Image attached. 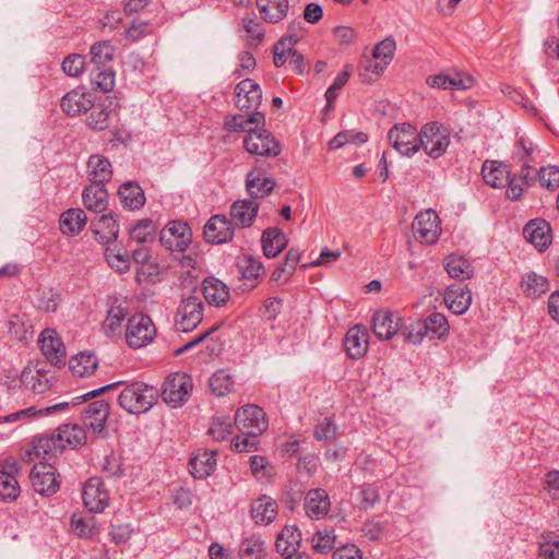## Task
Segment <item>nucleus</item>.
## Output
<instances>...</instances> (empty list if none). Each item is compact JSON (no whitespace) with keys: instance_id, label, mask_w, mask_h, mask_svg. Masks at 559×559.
Masks as SVG:
<instances>
[{"instance_id":"nucleus-47","label":"nucleus","mask_w":559,"mask_h":559,"mask_svg":"<svg viewBox=\"0 0 559 559\" xmlns=\"http://www.w3.org/2000/svg\"><path fill=\"white\" fill-rule=\"evenodd\" d=\"M426 335L431 337L441 338L449 331L447 318L439 312H433L428 316L424 321H420Z\"/></svg>"},{"instance_id":"nucleus-56","label":"nucleus","mask_w":559,"mask_h":559,"mask_svg":"<svg viewBox=\"0 0 559 559\" xmlns=\"http://www.w3.org/2000/svg\"><path fill=\"white\" fill-rule=\"evenodd\" d=\"M57 430L60 435H62L64 448L67 445L75 448L82 444L85 440V433L83 429L76 425H63L60 426Z\"/></svg>"},{"instance_id":"nucleus-13","label":"nucleus","mask_w":559,"mask_h":559,"mask_svg":"<svg viewBox=\"0 0 559 559\" xmlns=\"http://www.w3.org/2000/svg\"><path fill=\"white\" fill-rule=\"evenodd\" d=\"M383 49L384 40H381L376 44L370 56L367 53L361 56L359 78L362 83L370 84L381 75L384 61Z\"/></svg>"},{"instance_id":"nucleus-34","label":"nucleus","mask_w":559,"mask_h":559,"mask_svg":"<svg viewBox=\"0 0 559 559\" xmlns=\"http://www.w3.org/2000/svg\"><path fill=\"white\" fill-rule=\"evenodd\" d=\"M261 242L263 253L267 258H275L287 246L285 234L276 227L266 228L262 234Z\"/></svg>"},{"instance_id":"nucleus-35","label":"nucleus","mask_w":559,"mask_h":559,"mask_svg":"<svg viewBox=\"0 0 559 559\" xmlns=\"http://www.w3.org/2000/svg\"><path fill=\"white\" fill-rule=\"evenodd\" d=\"M216 451H203L193 456L190 462V473L194 478L205 479L216 466Z\"/></svg>"},{"instance_id":"nucleus-30","label":"nucleus","mask_w":559,"mask_h":559,"mask_svg":"<svg viewBox=\"0 0 559 559\" xmlns=\"http://www.w3.org/2000/svg\"><path fill=\"white\" fill-rule=\"evenodd\" d=\"M64 450L62 435L58 430L49 436H40L34 442V453L36 456L52 457Z\"/></svg>"},{"instance_id":"nucleus-43","label":"nucleus","mask_w":559,"mask_h":559,"mask_svg":"<svg viewBox=\"0 0 559 559\" xmlns=\"http://www.w3.org/2000/svg\"><path fill=\"white\" fill-rule=\"evenodd\" d=\"M128 316L127 307H123L121 304L112 305L108 312L107 317L103 322V330L106 335L114 336L121 333L122 322Z\"/></svg>"},{"instance_id":"nucleus-49","label":"nucleus","mask_w":559,"mask_h":559,"mask_svg":"<svg viewBox=\"0 0 559 559\" xmlns=\"http://www.w3.org/2000/svg\"><path fill=\"white\" fill-rule=\"evenodd\" d=\"M22 382L26 389L33 391L35 394L45 393L51 386L47 376L39 371H23Z\"/></svg>"},{"instance_id":"nucleus-18","label":"nucleus","mask_w":559,"mask_h":559,"mask_svg":"<svg viewBox=\"0 0 559 559\" xmlns=\"http://www.w3.org/2000/svg\"><path fill=\"white\" fill-rule=\"evenodd\" d=\"M524 238L539 251H544L551 242V229L545 219H532L523 228Z\"/></svg>"},{"instance_id":"nucleus-40","label":"nucleus","mask_w":559,"mask_h":559,"mask_svg":"<svg viewBox=\"0 0 559 559\" xmlns=\"http://www.w3.org/2000/svg\"><path fill=\"white\" fill-rule=\"evenodd\" d=\"M92 226L94 233L106 243L116 240L119 235V225L112 213L100 215Z\"/></svg>"},{"instance_id":"nucleus-37","label":"nucleus","mask_w":559,"mask_h":559,"mask_svg":"<svg viewBox=\"0 0 559 559\" xmlns=\"http://www.w3.org/2000/svg\"><path fill=\"white\" fill-rule=\"evenodd\" d=\"M86 222L87 216L82 209H69L60 216V230L66 235H78Z\"/></svg>"},{"instance_id":"nucleus-3","label":"nucleus","mask_w":559,"mask_h":559,"mask_svg":"<svg viewBox=\"0 0 559 559\" xmlns=\"http://www.w3.org/2000/svg\"><path fill=\"white\" fill-rule=\"evenodd\" d=\"M192 388L193 383L189 374L175 372L165 379L159 396L166 404L176 408L189 400Z\"/></svg>"},{"instance_id":"nucleus-32","label":"nucleus","mask_w":559,"mask_h":559,"mask_svg":"<svg viewBox=\"0 0 559 559\" xmlns=\"http://www.w3.org/2000/svg\"><path fill=\"white\" fill-rule=\"evenodd\" d=\"M121 204L129 210H139L145 203L143 189L135 181L123 182L118 189Z\"/></svg>"},{"instance_id":"nucleus-38","label":"nucleus","mask_w":559,"mask_h":559,"mask_svg":"<svg viewBox=\"0 0 559 559\" xmlns=\"http://www.w3.org/2000/svg\"><path fill=\"white\" fill-rule=\"evenodd\" d=\"M444 267L452 278L460 281L471 278L474 274V269L469 261L461 255H448L444 260Z\"/></svg>"},{"instance_id":"nucleus-24","label":"nucleus","mask_w":559,"mask_h":559,"mask_svg":"<svg viewBox=\"0 0 559 559\" xmlns=\"http://www.w3.org/2000/svg\"><path fill=\"white\" fill-rule=\"evenodd\" d=\"M344 348L347 356L358 359L365 355L368 348V333L359 325L350 328L344 338Z\"/></svg>"},{"instance_id":"nucleus-6","label":"nucleus","mask_w":559,"mask_h":559,"mask_svg":"<svg viewBox=\"0 0 559 559\" xmlns=\"http://www.w3.org/2000/svg\"><path fill=\"white\" fill-rule=\"evenodd\" d=\"M412 229L416 240L421 243L432 245L441 235L440 219L431 209L421 211L416 215Z\"/></svg>"},{"instance_id":"nucleus-39","label":"nucleus","mask_w":559,"mask_h":559,"mask_svg":"<svg viewBox=\"0 0 559 559\" xmlns=\"http://www.w3.org/2000/svg\"><path fill=\"white\" fill-rule=\"evenodd\" d=\"M111 104L108 106L96 105L91 108L90 114L86 116V124L94 131H103L110 127V121L115 110L111 109Z\"/></svg>"},{"instance_id":"nucleus-36","label":"nucleus","mask_w":559,"mask_h":559,"mask_svg":"<svg viewBox=\"0 0 559 559\" xmlns=\"http://www.w3.org/2000/svg\"><path fill=\"white\" fill-rule=\"evenodd\" d=\"M262 19L269 23L282 21L288 10V0H257Z\"/></svg>"},{"instance_id":"nucleus-14","label":"nucleus","mask_w":559,"mask_h":559,"mask_svg":"<svg viewBox=\"0 0 559 559\" xmlns=\"http://www.w3.org/2000/svg\"><path fill=\"white\" fill-rule=\"evenodd\" d=\"M82 498L88 511L98 513L103 512L108 506L109 493L105 489L100 478L92 477L83 487Z\"/></svg>"},{"instance_id":"nucleus-63","label":"nucleus","mask_w":559,"mask_h":559,"mask_svg":"<svg viewBox=\"0 0 559 559\" xmlns=\"http://www.w3.org/2000/svg\"><path fill=\"white\" fill-rule=\"evenodd\" d=\"M337 426L332 418L325 417L319 421L314 429V438L318 441H330L335 438Z\"/></svg>"},{"instance_id":"nucleus-7","label":"nucleus","mask_w":559,"mask_h":559,"mask_svg":"<svg viewBox=\"0 0 559 559\" xmlns=\"http://www.w3.org/2000/svg\"><path fill=\"white\" fill-rule=\"evenodd\" d=\"M156 333L151 318L136 313L129 318L126 329V340L130 347L140 348L151 342Z\"/></svg>"},{"instance_id":"nucleus-10","label":"nucleus","mask_w":559,"mask_h":559,"mask_svg":"<svg viewBox=\"0 0 559 559\" xmlns=\"http://www.w3.org/2000/svg\"><path fill=\"white\" fill-rule=\"evenodd\" d=\"M301 532L295 525H285L275 540V548L283 559H310L307 552H300Z\"/></svg>"},{"instance_id":"nucleus-26","label":"nucleus","mask_w":559,"mask_h":559,"mask_svg":"<svg viewBox=\"0 0 559 559\" xmlns=\"http://www.w3.org/2000/svg\"><path fill=\"white\" fill-rule=\"evenodd\" d=\"M68 407H69V403H67V402L58 403V404H55L52 406H48L45 408H37V407L32 406V407H27L25 409L14 412L7 416H0V424L25 423L33 417L49 415V414H52L58 411L67 409Z\"/></svg>"},{"instance_id":"nucleus-61","label":"nucleus","mask_w":559,"mask_h":559,"mask_svg":"<svg viewBox=\"0 0 559 559\" xmlns=\"http://www.w3.org/2000/svg\"><path fill=\"white\" fill-rule=\"evenodd\" d=\"M335 538L333 531H317L312 536V547L320 554H326L333 549Z\"/></svg>"},{"instance_id":"nucleus-15","label":"nucleus","mask_w":559,"mask_h":559,"mask_svg":"<svg viewBox=\"0 0 559 559\" xmlns=\"http://www.w3.org/2000/svg\"><path fill=\"white\" fill-rule=\"evenodd\" d=\"M233 222L224 215H213L204 226V239L211 243H224L234 238Z\"/></svg>"},{"instance_id":"nucleus-12","label":"nucleus","mask_w":559,"mask_h":559,"mask_svg":"<svg viewBox=\"0 0 559 559\" xmlns=\"http://www.w3.org/2000/svg\"><path fill=\"white\" fill-rule=\"evenodd\" d=\"M29 478L34 490L41 496H51L59 489L56 469L50 464H35L31 471Z\"/></svg>"},{"instance_id":"nucleus-53","label":"nucleus","mask_w":559,"mask_h":559,"mask_svg":"<svg viewBox=\"0 0 559 559\" xmlns=\"http://www.w3.org/2000/svg\"><path fill=\"white\" fill-rule=\"evenodd\" d=\"M9 333L19 341H27L33 334L32 325L28 324L25 314H12L8 322Z\"/></svg>"},{"instance_id":"nucleus-51","label":"nucleus","mask_w":559,"mask_h":559,"mask_svg":"<svg viewBox=\"0 0 559 559\" xmlns=\"http://www.w3.org/2000/svg\"><path fill=\"white\" fill-rule=\"evenodd\" d=\"M368 141V135L360 131L355 130H345L338 132L336 135L332 138L329 142V148L331 151L338 150L343 147L347 143H358L362 144Z\"/></svg>"},{"instance_id":"nucleus-55","label":"nucleus","mask_w":559,"mask_h":559,"mask_svg":"<svg viewBox=\"0 0 559 559\" xmlns=\"http://www.w3.org/2000/svg\"><path fill=\"white\" fill-rule=\"evenodd\" d=\"M71 527L74 534L83 538H91L97 532L94 516L84 518L73 514L71 518Z\"/></svg>"},{"instance_id":"nucleus-42","label":"nucleus","mask_w":559,"mask_h":559,"mask_svg":"<svg viewBox=\"0 0 559 559\" xmlns=\"http://www.w3.org/2000/svg\"><path fill=\"white\" fill-rule=\"evenodd\" d=\"M98 366V359L93 353L82 352L70 360L72 372L79 377L92 376Z\"/></svg>"},{"instance_id":"nucleus-2","label":"nucleus","mask_w":559,"mask_h":559,"mask_svg":"<svg viewBox=\"0 0 559 559\" xmlns=\"http://www.w3.org/2000/svg\"><path fill=\"white\" fill-rule=\"evenodd\" d=\"M419 144L431 158L442 156L450 145V131L442 123H425L419 131Z\"/></svg>"},{"instance_id":"nucleus-23","label":"nucleus","mask_w":559,"mask_h":559,"mask_svg":"<svg viewBox=\"0 0 559 559\" xmlns=\"http://www.w3.org/2000/svg\"><path fill=\"white\" fill-rule=\"evenodd\" d=\"M265 123V116L260 111L251 112L248 117L245 115H235L226 117L225 126L231 132H247L250 135Z\"/></svg>"},{"instance_id":"nucleus-22","label":"nucleus","mask_w":559,"mask_h":559,"mask_svg":"<svg viewBox=\"0 0 559 559\" xmlns=\"http://www.w3.org/2000/svg\"><path fill=\"white\" fill-rule=\"evenodd\" d=\"M259 211V204L253 200H238L230 206V221L233 225L241 228L250 227L253 224Z\"/></svg>"},{"instance_id":"nucleus-45","label":"nucleus","mask_w":559,"mask_h":559,"mask_svg":"<svg viewBox=\"0 0 559 559\" xmlns=\"http://www.w3.org/2000/svg\"><path fill=\"white\" fill-rule=\"evenodd\" d=\"M115 47L109 40H102L92 45L90 49L91 63L94 68L107 67L114 59Z\"/></svg>"},{"instance_id":"nucleus-9","label":"nucleus","mask_w":559,"mask_h":559,"mask_svg":"<svg viewBox=\"0 0 559 559\" xmlns=\"http://www.w3.org/2000/svg\"><path fill=\"white\" fill-rule=\"evenodd\" d=\"M393 147L404 156H412L419 151V132L409 123H400L388 135Z\"/></svg>"},{"instance_id":"nucleus-48","label":"nucleus","mask_w":559,"mask_h":559,"mask_svg":"<svg viewBox=\"0 0 559 559\" xmlns=\"http://www.w3.org/2000/svg\"><path fill=\"white\" fill-rule=\"evenodd\" d=\"M156 234V226L153 221L150 218H144L139 221L131 229H130V239L139 242L146 243L154 240Z\"/></svg>"},{"instance_id":"nucleus-60","label":"nucleus","mask_w":559,"mask_h":559,"mask_svg":"<svg viewBox=\"0 0 559 559\" xmlns=\"http://www.w3.org/2000/svg\"><path fill=\"white\" fill-rule=\"evenodd\" d=\"M349 76L350 66H346L345 69L335 78L332 85L325 92V110H330L332 108V104L337 97V91L343 88V86L347 83Z\"/></svg>"},{"instance_id":"nucleus-59","label":"nucleus","mask_w":559,"mask_h":559,"mask_svg":"<svg viewBox=\"0 0 559 559\" xmlns=\"http://www.w3.org/2000/svg\"><path fill=\"white\" fill-rule=\"evenodd\" d=\"M20 492L15 477L7 472H0V497L3 500H14Z\"/></svg>"},{"instance_id":"nucleus-31","label":"nucleus","mask_w":559,"mask_h":559,"mask_svg":"<svg viewBox=\"0 0 559 559\" xmlns=\"http://www.w3.org/2000/svg\"><path fill=\"white\" fill-rule=\"evenodd\" d=\"M444 302L454 314H463L472 304V293L467 288L451 286L444 295Z\"/></svg>"},{"instance_id":"nucleus-62","label":"nucleus","mask_w":559,"mask_h":559,"mask_svg":"<svg viewBox=\"0 0 559 559\" xmlns=\"http://www.w3.org/2000/svg\"><path fill=\"white\" fill-rule=\"evenodd\" d=\"M262 102V92L260 86L251 91L250 94H247L242 97H239V99H236V106L241 110L246 112H254L258 111V108L260 107Z\"/></svg>"},{"instance_id":"nucleus-4","label":"nucleus","mask_w":559,"mask_h":559,"mask_svg":"<svg viewBox=\"0 0 559 559\" xmlns=\"http://www.w3.org/2000/svg\"><path fill=\"white\" fill-rule=\"evenodd\" d=\"M204 306L197 295L182 297L176 312V329L180 332L194 330L203 320Z\"/></svg>"},{"instance_id":"nucleus-41","label":"nucleus","mask_w":559,"mask_h":559,"mask_svg":"<svg viewBox=\"0 0 559 559\" xmlns=\"http://www.w3.org/2000/svg\"><path fill=\"white\" fill-rule=\"evenodd\" d=\"M521 287L527 297L539 298L549 290V282L545 276L532 272L523 276Z\"/></svg>"},{"instance_id":"nucleus-19","label":"nucleus","mask_w":559,"mask_h":559,"mask_svg":"<svg viewBox=\"0 0 559 559\" xmlns=\"http://www.w3.org/2000/svg\"><path fill=\"white\" fill-rule=\"evenodd\" d=\"M304 508L310 519L320 520L324 518L331 509L328 492L322 488L309 490L305 497Z\"/></svg>"},{"instance_id":"nucleus-54","label":"nucleus","mask_w":559,"mask_h":559,"mask_svg":"<svg viewBox=\"0 0 559 559\" xmlns=\"http://www.w3.org/2000/svg\"><path fill=\"white\" fill-rule=\"evenodd\" d=\"M233 379L227 370H217L210 379V389L217 396H224L233 389Z\"/></svg>"},{"instance_id":"nucleus-44","label":"nucleus","mask_w":559,"mask_h":559,"mask_svg":"<svg viewBox=\"0 0 559 559\" xmlns=\"http://www.w3.org/2000/svg\"><path fill=\"white\" fill-rule=\"evenodd\" d=\"M265 556V543L258 535H250L242 539L239 546L240 559H263Z\"/></svg>"},{"instance_id":"nucleus-50","label":"nucleus","mask_w":559,"mask_h":559,"mask_svg":"<svg viewBox=\"0 0 559 559\" xmlns=\"http://www.w3.org/2000/svg\"><path fill=\"white\" fill-rule=\"evenodd\" d=\"M533 152V148L531 146H526V143L524 140L520 141V151L516 152V156L521 162H523L522 169L519 175H516L521 182L525 183V186H530L532 182L535 181V176L531 175L532 166L530 165L531 162H533V158L531 157Z\"/></svg>"},{"instance_id":"nucleus-33","label":"nucleus","mask_w":559,"mask_h":559,"mask_svg":"<svg viewBox=\"0 0 559 559\" xmlns=\"http://www.w3.org/2000/svg\"><path fill=\"white\" fill-rule=\"evenodd\" d=\"M484 181L492 188L506 187L510 170L501 163L495 160H486L481 168Z\"/></svg>"},{"instance_id":"nucleus-52","label":"nucleus","mask_w":559,"mask_h":559,"mask_svg":"<svg viewBox=\"0 0 559 559\" xmlns=\"http://www.w3.org/2000/svg\"><path fill=\"white\" fill-rule=\"evenodd\" d=\"M91 82L99 88V91L107 93L115 86V72L112 69L93 68L91 70Z\"/></svg>"},{"instance_id":"nucleus-21","label":"nucleus","mask_w":559,"mask_h":559,"mask_svg":"<svg viewBox=\"0 0 559 559\" xmlns=\"http://www.w3.org/2000/svg\"><path fill=\"white\" fill-rule=\"evenodd\" d=\"M91 94L81 88H74L67 93L61 99V108L68 116H78L93 107Z\"/></svg>"},{"instance_id":"nucleus-29","label":"nucleus","mask_w":559,"mask_h":559,"mask_svg":"<svg viewBox=\"0 0 559 559\" xmlns=\"http://www.w3.org/2000/svg\"><path fill=\"white\" fill-rule=\"evenodd\" d=\"M82 200L88 211L103 213L108 206V192L102 185H91L83 189Z\"/></svg>"},{"instance_id":"nucleus-11","label":"nucleus","mask_w":559,"mask_h":559,"mask_svg":"<svg viewBox=\"0 0 559 559\" xmlns=\"http://www.w3.org/2000/svg\"><path fill=\"white\" fill-rule=\"evenodd\" d=\"M191 229L187 223L170 222L159 234V241L170 251H185L191 241Z\"/></svg>"},{"instance_id":"nucleus-20","label":"nucleus","mask_w":559,"mask_h":559,"mask_svg":"<svg viewBox=\"0 0 559 559\" xmlns=\"http://www.w3.org/2000/svg\"><path fill=\"white\" fill-rule=\"evenodd\" d=\"M276 186L274 179L266 177L262 169H252L246 177V189L253 199H263L272 193Z\"/></svg>"},{"instance_id":"nucleus-8","label":"nucleus","mask_w":559,"mask_h":559,"mask_svg":"<svg viewBox=\"0 0 559 559\" xmlns=\"http://www.w3.org/2000/svg\"><path fill=\"white\" fill-rule=\"evenodd\" d=\"M243 146L248 153L264 157H276L282 151L280 141L261 128L245 136Z\"/></svg>"},{"instance_id":"nucleus-46","label":"nucleus","mask_w":559,"mask_h":559,"mask_svg":"<svg viewBox=\"0 0 559 559\" xmlns=\"http://www.w3.org/2000/svg\"><path fill=\"white\" fill-rule=\"evenodd\" d=\"M300 36L297 34H288L281 38L273 47V62L274 66L280 68L285 64L287 55L292 52V48L298 43Z\"/></svg>"},{"instance_id":"nucleus-25","label":"nucleus","mask_w":559,"mask_h":559,"mask_svg":"<svg viewBox=\"0 0 559 559\" xmlns=\"http://www.w3.org/2000/svg\"><path fill=\"white\" fill-rule=\"evenodd\" d=\"M202 294L211 306L221 307L229 299L228 286L215 277H207L202 282Z\"/></svg>"},{"instance_id":"nucleus-17","label":"nucleus","mask_w":559,"mask_h":559,"mask_svg":"<svg viewBox=\"0 0 559 559\" xmlns=\"http://www.w3.org/2000/svg\"><path fill=\"white\" fill-rule=\"evenodd\" d=\"M39 342L43 354L52 365L57 367L66 365L64 345L53 330H44Z\"/></svg>"},{"instance_id":"nucleus-58","label":"nucleus","mask_w":559,"mask_h":559,"mask_svg":"<svg viewBox=\"0 0 559 559\" xmlns=\"http://www.w3.org/2000/svg\"><path fill=\"white\" fill-rule=\"evenodd\" d=\"M233 431V426L229 417L222 416L212 420L207 433L216 441L225 440Z\"/></svg>"},{"instance_id":"nucleus-57","label":"nucleus","mask_w":559,"mask_h":559,"mask_svg":"<svg viewBox=\"0 0 559 559\" xmlns=\"http://www.w3.org/2000/svg\"><path fill=\"white\" fill-rule=\"evenodd\" d=\"M543 542L539 543L540 559H559V536L552 533L543 535Z\"/></svg>"},{"instance_id":"nucleus-5","label":"nucleus","mask_w":559,"mask_h":559,"mask_svg":"<svg viewBox=\"0 0 559 559\" xmlns=\"http://www.w3.org/2000/svg\"><path fill=\"white\" fill-rule=\"evenodd\" d=\"M235 425L242 435L260 436L267 429L269 423L261 407L249 404L236 412Z\"/></svg>"},{"instance_id":"nucleus-1","label":"nucleus","mask_w":559,"mask_h":559,"mask_svg":"<svg viewBox=\"0 0 559 559\" xmlns=\"http://www.w3.org/2000/svg\"><path fill=\"white\" fill-rule=\"evenodd\" d=\"M118 386H123L118 395V404L129 414L140 415L148 412L158 401L159 390L143 381H117L99 389L87 392L80 399L86 401L106 393Z\"/></svg>"},{"instance_id":"nucleus-16","label":"nucleus","mask_w":559,"mask_h":559,"mask_svg":"<svg viewBox=\"0 0 559 559\" xmlns=\"http://www.w3.org/2000/svg\"><path fill=\"white\" fill-rule=\"evenodd\" d=\"M109 404L105 400H98L88 404L82 412L83 425L95 435H102L109 416Z\"/></svg>"},{"instance_id":"nucleus-27","label":"nucleus","mask_w":559,"mask_h":559,"mask_svg":"<svg viewBox=\"0 0 559 559\" xmlns=\"http://www.w3.org/2000/svg\"><path fill=\"white\" fill-rule=\"evenodd\" d=\"M87 176L92 185L104 186L112 177L110 162L102 155H91L87 160Z\"/></svg>"},{"instance_id":"nucleus-64","label":"nucleus","mask_w":559,"mask_h":559,"mask_svg":"<svg viewBox=\"0 0 559 559\" xmlns=\"http://www.w3.org/2000/svg\"><path fill=\"white\" fill-rule=\"evenodd\" d=\"M85 67V60L83 56L78 53L69 55L62 62L63 72L69 75L76 78L82 74Z\"/></svg>"},{"instance_id":"nucleus-28","label":"nucleus","mask_w":559,"mask_h":559,"mask_svg":"<svg viewBox=\"0 0 559 559\" xmlns=\"http://www.w3.org/2000/svg\"><path fill=\"white\" fill-rule=\"evenodd\" d=\"M277 515V503L270 497L262 496L251 504V516L257 524L267 525Z\"/></svg>"}]
</instances>
